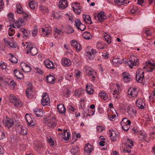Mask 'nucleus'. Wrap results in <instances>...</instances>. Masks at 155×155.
<instances>
[{
  "mask_svg": "<svg viewBox=\"0 0 155 155\" xmlns=\"http://www.w3.org/2000/svg\"><path fill=\"white\" fill-rule=\"evenodd\" d=\"M23 18L25 21L28 20L29 19V17L28 15L26 13H23Z\"/></svg>",
  "mask_w": 155,
  "mask_h": 155,
  "instance_id": "obj_62",
  "label": "nucleus"
},
{
  "mask_svg": "<svg viewBox=\"0 0 155 155\" xmlns=\"http://www.w3.org/2000/svg\"><path fill=\"white\" fill-rule=\"evenodd\" d=\"M38 29L36 28V27H34V29L33 30V31L32 33V35L35 37V36L38 33Z\"/></svg>",
  "mask_w": 155,
  "mask_h": 155,
  "instance_id": "obj_54",
  "label": "nucleus"
},
{
  "mask_svg": "<svg viewBox=\"0 0 155 155\" xmlns=\"http://www.w3.org/2000/svg\"><path fill=\"white\" fill-rule=\"evenodd\" d=\"M44 63L45 66L47 68L50 69H54V68L53 63L49 60H46L45 61Z\"/></svg>",
  "mask_w": 155,
  "mask_h": 155,
  "instance_id": "obj_21",
  "label": "nucleus"
},
{
  "mask_svg": "<svg viewBox=\"0 0 155 155\" xmlns=\"http://www.w3.org/2000/svg\"><path fill=\"white\" fill-rule=\"evenodd\" d=\"M25 20L24 19V18L23 19L22 18H20L18 19V21H16L18 22L19 24L21 26V24L24 23L25 22Z\"/></svg>",
  "mask_w": 155,
  "mask_h": 155,
  "instance_id": "obj_58",
  "label": "nucleus"
},
{
  "mask_svg": "<svg viewBox=\"0 0 155 155\" xmlns=\"http://www.w3.org/2000/svg\"><path fill=\"white\" fill-rule=\"evenodd\" d=\"M42 31V35L44 37L47 36L50 34V28H41Z\"/></svg>",
  "mask_w": 155,
  "mask_h": 155,
  "instance_id": "obj_23",
  "label": "nucleus"
},
{
  "mask_svg": "<svg viewBox=\"0 0 155 155\" xmlns=\"http://www.w3.org/2000/svg\"><path fill=\"white\" fill-rule=\"evenodd\" d=\"M25 118L28 123L30 122V120H32L30 115L27 114H26L25 115Z\"/></svg>",
  "mask_w": 155,
  "mask_h": 155,
  "instance_id": "obj_51",
  "label": "nucleus"
},
{
  "mask_svg": "<svg viewBox=\"0 0 155 155\" xmlns=\"http://www.w3.org/2000/svg\"><path fill=\"white\" fill-rule=\"evenodd\" d=\"M138 61V60L137 57L132 55L129 61H125L124 62L130 68H132L134 65H136L137 64Z\"/></svg>",
  "mask_w": 155,
  "mask_h": 155,
  "instance_id": "obj_2",
  "label": "nucleus"
},
{
  "mask_svg": "<svg viewBox=\"0 0 155 155\" xmlns=\"http://www.w3.org/2000/svg\"><path fill=\"white\" fill-rule=\"evenodd\" d=\"M20 31L23 33V38L27 37L28 36V34L26 30L24 28H22L20 29Z\"/></svg>",
  "mask_w": 155,
  "mask_h": 155,
  "instance_id": "obj_46",
  "label": "nucleus"
},
{
  "mask_svg": "<svg viewBox=\"0 0 155 155\" xmlns=\"http://www.w3.org/2000/svg\"><path fill=\"white\" fill-rule=\"evenodd\" d=\"M78 44L77 42L74 40H72L71 41V45L72 46L74 47V48Z\"/></svg>",
  "mask_w": 155,
  "mask_h": 155,
  "instance_id": "obj_52",
  "label": "nucleus"
},
{
  "mask_svg": "<svg viewBox=\"0 0 155 155\" xmlns=\"http://www.w3.org/2000/svg\"><path fill=\"white\" fill-rule=\"evenodd\" d=\"M104 37L105 40L108 44H110L111 43V37L110 35L108 34H107L104 35Z\"/></svg>",
  "mask_w": 155,
  "mask_h": 155,
  "instance_id": "obj_44",
  "label": "nucleus"
},
{
  "mask_svg": "<svg viewBox=\"0 0 155 155\" xmlns=\"http://www.w3.org/2000/svg\"><path fill=\"white\" fill-rule=\"evenodd\" d=\"M96 130L98 133H101L104 130V128L102 126H97L96 127Z\"/></svg>",
  "mask_w": 155,
  "mask_h": 155,
  "instance_id": "obj_48",
  "label": "nucleus"
},
{
  "mask_svg": "<svg viewBox=\"0 0 155 155\" xmlns=\"http://www.w3.org/2000/svg\"><path fill=\"white\" fill-rule=\"evenodd\" d=\"M136 80L138 82L142 81L144 77V71L142 69H139L136 71Z\"/></svg>",
  "mask_w": 155,
  "mask_h": 155,
  "instance_id": "obj_5",
  "label": "nucleus"
},
{
  "mask_svg": "<svg viewBox=\"0 0 155 155\" xmlns=\"http://www.w3.org/2000/svg\"><path fill=\"white\" fill-rule=\"evenodd\" d=\"M58 134H61V137L66 140H69L70 136V133L68 132L67 130H64L63 133H59Z\"/></svg>",
  "mask_w": 155,
  "mask_h": 155,
  "instance_id": "obj_13",
  "label": "nucleus"
},
{
  "mask_svg": "<svg viewBox=\"0 0 155 155\" xmlns=\"http://www.w3.org/2000/svg\"><path fill=\"white\" fill-rule=\"evenodd\" d=\"M126 142L127 143L125 145V147L124 150L127 152L130 153L131 151V146H134L133 142L132 140L128 138L127 139Z\"/></svg>",
  "mask_w": 155,
  "mask_h": 155,
  "instance_id": "obj_6",
  "label": "nucleus"
},
{
  "mask_svg": "<svg viewBox=\"0 0 155 155\" xmlns=\"http://www.w3.org/2000/svg\"><path fill=\"white\" fill-rule=\"evenodd\" d=\"M54 31L56 33H57L58 35H60L62 31L61 30L57 28H54Z\"/></svg>",
  "mask_w": 155,
  "mask_h": 155,
  "instance_id": "obj_61",
  "label": "nucleus"
},
{
  "mask_svg": "<svg viewBox=\"0 0 155 155\" xmlns=\"http://www.w3.org/2000/svg\"><path fill=\"white\" fill-rule=\"evenodd\" d=\"M14 73L15 76L18 79L21 80L23 78L24 75L23 73H21L17 69H15L14 71Z\"/></svg>",
  "mask_w": 155,
  "mask_h": 155,
  "instance_id": "obj_22",
  "label": "nucleus"
},
{
  "mask_svg": "<svg viewBox=\"0 0 155 155\" xmlns=\"http://www.w3.org/2000/svg\"><path fill=\"white\" fill-rule=\"evenodd\" d=\"M140 137L141 138V140H143L146 141L147 143L149 142V141L147 140V134L145 132H143L140 133Z\"/></svg>",
  "mask_w": 155,
  "mask_h": 155,
  "instance_id": "obj_36",
  "label": "nucleus"
},
{
  "mask_svg": "<svg viewBox=\"0 0 155 155\" xmlns=\"http://www.w3.org/2000/svg\"><path fill=\"white\" fill-rule=\"evenodd\" d=\"M4 41L5 44L6 46H9L11 48H13L14 47V45L10 41H8L5 38L4 39Z\"/></svg>",
  "mask_w": 155,
  "mask_h": 155,
  "instance_id": "obj_40",
  "label": "nucleus"
},
{
  "mask_svg": "<svg viewBox=\"0 0 155 155\" xmlns=\"http://www.w3.org/2000/svg\"><path fill=\"white\" fill-rule=\"evenodd\" d=\"M34 112L36 114V116L37 117H41L44 114L43 109L38 107L34 110Z\"/></svg>",
  "mask_w": 155,
  "mask_h": 155,
  "instance_id": "obj_16",
  "label": "nucleus"
},
{
  "mask_svg": "<svg viewBox=\"0 0 155 155\" xmlns=\"http://www.w3.org/2000/svg\"><path fill=\"white\" fill-rule=\"evenodd\" d=\"M33 2L34 1H30L28 3V4L30 8L32 9H34L35 7Z\"/></svg>",
  "mask_w": 155,
  "mask_h": 155,
  "instance_id": "obj_55",
  "label": "nucleus"
},
{
  "mask_svg": "<svg viewBox=\"0 0 155 155\" xmlns=\"http://www.w3.org/2000/svg\"><path fill=\"white\" fill-rule=\"evenodd\" d=\"M82 36L84 38L87 40H89L92 38V36L91 34L89 32L85 31L84 32L82 35Z\"/></svg>",
  "mask_w": 155,
  "mask_h": 155,
  "instance_id": "obj_30",
  "label": "nucleus"
},
{
  "mask_svg": "<svg viewBox=\"0 0 155 155\" xmlns=\"http://www.w3.org/2000/svg\"><path fill=\"white\" fill-rule=\"evenodd\" d=\"M127 112L130 115H133L136 113V110L133 107H127Z\"/></svg>",
  "mask_w": 155,
  "mask_h": 155,
  "instance_id": "obj_31",
  "label": "nucleus"
},
{
  "mask_svg": "<svg viewBox=\"0 0 155 155\" xmlns=\"http://www.w3.org/2000/svg\"><path fill=\"white\" fill-rule=\"evenodd\" d=\"M16 130H17L19 132L20 134L23 135H26L27 134V130L26 129H23L22 127V126L21 125H18Z\"/></svg>",
  "mask_w": 155,
  "mask_h": 155,
  "instance_id": "obj_20",
  "label": "nucleus"
},
{
  "mask_svg": "<svg viewBox=\"0 0 155 155\" xmlns=\"http://www.w3.org/2000/svg\"><path fill=\"white\" fill-rule=\"evenodd\" d=\"M75 25L77 28L82 31L84 30L86 28L85 25L83 24L80 20L76 19L75 21Z\"/></svg>",
  "mask_w": 155,
  "mask_h": 155,
  "instance_id": "obj_9",
  "label": "nucleus"
},
{
  "mask_svg": "<svg viewBox=\"0 0 155 155\" xmlns=\"http://www.w3.org/2000/svg\"><path fill=\"white\" fill-rule=\"evenodd\" d=\"M137 4L138 5H141V6H143L145 4V2L143 0H138Z\"/></svg>",
  "mask_w": 155,
  "mask_h": 155,
  "instance_id": "obj_59",
  "label": "nucleus"
},
{
  "mask_svg": "<svg viewBox=\"0 0 155 155\" xmlns=\"http://www.w3.org/2000/svg\"><path fill=\"white\" fill-rule=\"evenodd\" d=\"M99 95L100 98L102 100H104V101H108L110 100L109 97L106 95V93L104 92H101L99 93Z\"/></svg>",
  "mask_w": 155,
  "mask_h": 155,
  "instance_id": "obj_29",
  "label": "nucleus"
},
{
  "mask_svg": "<svg viewBox=\"0 0 155 155\" xmlns=\"http://www.w3.org/2000/svg\"><path fill=\"white\" fill-rule=\"evenodd\" d=\"M78 147L77 146H75L73 147L71 150V153L73 155H77L78 152Z\"/></svg>",
  "mask_w": 155,
  "mask_h": 155,
  "instance_id": "obj_37",
  "label": "nucleus"
},
{
  "mask_svg": "<svg viewBox=\"0 0 155 155\" xmlns=\"http://www.w3.org/2000/svg\"><path fill=\"white\" fill-rule=\"evenodd\" d=\"M83 19L86 23L91 24L92 23L91 17L89 15H84Z\"/></svg>",
  "mask_w": 155,
  "mask_h": 155,
  "instance_id": "obj_28",
  "label": "nucleus"
},
{
  "mask_svg": "<svg viewBox=\"0 0 155 155\" xmlns=\"http://www.w3.org/2000/svg\"><path fill=\"white\" fill-rule=\"evenodd\" d=\"M35 70H36V73H38L41 75L43 74V71L41 69L37 67L35 68Z\"/></svg>",
  "mask_w": 155,
  "mask_h": 155,
  "instance_id": "obj_56",
  "label": "nucleus"
},
{
  "mask_svg": "<svg viewBox=\"0 0 155 155\" xmlns=\"http://www.w3.org/2000/svg\"><path fill=\"white\" fill-rule=\"evenodd\" d=\"M97 18L98 20L101 22L103 21L106 18L105 15H104V12L101 11L97 15Z\"/></svg>",
  "mask_w": 155,
  "mask_h": 155,
  "instance_id": "obj_19",
  "label": "nucleus"
},
{
  "mask_svg": "<svg viewBox=\"0 0 155 155\" xmlns=\"http://www.w3.org/2000/svg\"><path fill=\"white\" fill-rule=\"evenodd\" d=\"M45 120L46 124L50 127L54 128L57 125V119L55 116L53 114L49 115Z\"/></svg>",
  "mask_w": 155,
  "mask_h": 155,
  "instance_id": "obj_1",
  "label": "nucleus"
},
{
  "mask_svg": "<svg viewBox=\"0 0 155 155\" xmlns=\"http://www.w3.org/2000/svg\"><path fill=\"white\" fill-rule=\"evenodd\" d=\"M145 100L143 99H138L136 101V104L137 107H144L145 106Z\"/></svg>",
  "mask_w": 155,
  "mask_h": 155,
  "instance_id": "obj_24",
  "label": "nucleus"
},
{
  "mask_svg": "<svg viewBox=\"0 0 155 155\" xmlns=\"http://www.w3.org/2000/svg\"><path fill=\"white\" fill-rule=\"evenodd\" d=\"M72 9L74 12L77 15H80L81 12V10L76 9L74 8V7H72Z\"/></svg>",
  "mask_w": 155,
  "mask_h": 155,
  "instance_id": "obj_50",
  "label": "nucleus"
},
{
  "mask_svg": "<svg viewBox=\"0 0 155 155\" xmlns=\"http://www.w3.org/2000/svg\"><path fill=\"white\" fill-rule=\"evenodd\" d=\"M5 137V133L2 131H0V140L3 139Z\"/></svg>",
  "mask_w": 155,
  "mask_h": 155,
  "instance_id": "obj_60",
  "label": "nucleus"
},
{
  "mask_svg": "<svg viewBox=\"0 0 155 155\" xmlns=\"http://www.w3.org/2000/svg\"><path fill=\"white\" fill-rule=\"evenodd\" d=\"M109 118L110 120L113 121L116 119L117 117L115 115L113 114L112 115L109 116Z\"/></svg>",
  "mask_w": 155,
  "mask_h": 155,
  "instance_id": "obj_57",
  "label": "nucleus"
},
{
  "mask_svg": "<svg viewBox=\"0 0 155 155\" xmlns=\"http://www.w3.org/2000/svg\"><path fill=\"white\" fill-rule=\"evenodd\" d=\"M88 54V55H89L88 57L89 58L90 60H92L94 57V54L96 53V51L95 50L93 49H91V52H87Z\"/></svg>",
  "mask_w": 155,
  "mask_h": 155,
  "instance_id": "obj_34",
  "label": "nucleus"
},
{
  "mask_svg": "<svg viewBox=\"0 0 155 155\" xmlns=\"http://www.w3.org/2000/svg\"><path fill=\"white\" fill-rule=\"evenodd\" d=\"M86 91L87 93L90 94H92L94 92V91L92 89L91 86L87 84L86 87Z\"/></svg>",
  "mask_w": 155,
  "mask_h": 155,
  "instance_id": "obj_35",
  "label": "nucleus"
},
{
  "mask_svg": "<svg viewBox=\"0 0 155 155\" xmlns=\"http://www.w3.org/2000/svg\"><path fill=\"white\" fill-rule=\"evenodd\" d=\"M123 80L125 82H128L132 79L131 76L128 73L124 72L122 73Z\"/></svg>",
  "mask_w": 155,
  "mask_h": 155,
  "instance_id": "obj_17",
  "label": "nucleus"
},
{
  "mask_svg": "<svg viewBox=\"0 0 155 155\" xmlns=\"http://www.w3.org/2000/svg\"><path fill=\"white\" fill-rule=\"evenodd\" d=\"M9 21L11 22L14 21V15L12 13H9L8 15Z\"/></svg>",
  "mask_w": 155,
  "mask_h": 155,
  "instance_id": "obj_47",
  "label": "nucleus"
},
{
  "mask_svg": "<svg viewBox=\"0 0 155 155\" xmlns=\"http://www.w3.org/2000/svg\"><path fill=\"white\" fill-rule=\"evenodd\" d=\"M128 94L133 97H135L138 95V92L137 91L136 88H130L128 90Z\"/></svg>",
  "mask_w": 155,
  "mask_h": 155,
  "instance_id": "obj_14",
  "label": "nucleus"
},
{
  "mask_svg": "<svg viewBox=\"0 0 155 155\" xmlns=\"http://www.w3.org/2000/svg\"><path fill=\"white\" fill-rule=\"evenodd\" d=\"M93 148V146L90 143H88L84 147V151L85 153H86L87 154H89L92 152Z\"/></svg>",
  "mask_w": 155,
  "mask_h": 155,
  "instance_id": "obj_15",
  "label": "nucleus"
},
{
  "mask_svg": "<svg viewBox=\"0 0 155 155\" xmlns=\"http://www.w3.org/2000/svg\"><path fill=\"white\" fill-rule=\"evenodd\" d=\"M74 30L70 26H68L66 28V33L68 34H70L73 33Z\"/></svg>",
  "mask_w": 155,
  "mask_h": 155,
  "instance_id": "obj_41",
  "label": "nucleus"
},
{
  "mask_svg": "<svg viewBox=\"0 0 155 155\" xmlns=\"http://www.w3.org/2000/svg\"><path fill=\"white\" fill-rule=\"evenodd\" d=\"M50 101L49 97H47L45 98L42 99L41 103L43 106H50Z\"/></svg>",
  "mask_w": 155,
  "mask_h": 155,
  "instance_id": "obj_25",
  "label": "nucleus"
},
{
  "mask_svg": "<svg viewBox=\"0 0 155 155\" xmlns=\"http://www.w3.org/2000/svg\"><path fill=\"white\" fill-rule=\"evenodd\" d=\"M23 9L20 4L17 5L16 12L18 13L19 14H22L23 12Z\"/></svg>",
  "mask_w": 155,
  "mask_h": 155,
  "instance_id": "obj_43",
  "label": "nucleus"
},
{
  "mask_svg": "<svg viewBox=\"0 0 155 155\" xmlns=\"http://www.w3.org/2000/svg\"><path fill=\"white\" fill-rule=\"evenodd\" d=\"M40 10L42 12L45 13V12H48V10L47 8L43 5H41L39 6Z\"/></svg>",
  "mask_w": 155,
  "mask_h": 155,
  "instance_id": "obj_49",
  "label": "nucleus"
},
{
  "mask_svg": "<svg viewBox=\"0 0 155 155\" xmlns=\"http://www.w3.org/2000/svg\"><path fill=\"white\" fill-rule=\"evenodd\" d=\"M120 123L123 130L124 131H127L130 129L131 121L127 118H123Z\"/></svg>",
  "mask_w": 155,
  "mask_h": 155,
  "instance_id": "obj_3",
  "label": "nucleus"
},
{
  "mask_svg": "<svg viewBox=\"0 0 155 155\" xmlns=\"http://www.w3.org/2000/svg\"><path fill=\"white\" fill-rule=\"evenodd\" d=\"M68 4L66 0H60L59 2L58 7L62 9H63L68 6Z\"/></svg>",
  "mask_w": 155,
  "mask_h": 155,
  "instance_id": "obj_18",
  "label": "nucleus"
},
{
  "mask_svg": "<svg viewBox=\"0 0 155 155\" xmlns=\"http://www.w3.org/2000/svg\"><path fill=\"white\" fill-rule=\"evenodd\" d=\"M96 46L98 49H104L107 48L106 45H104L102 42H97L96 43Z\"/></svg>",
  "mask_w": 155,
  "mask_h": 155,
  "instance_id": "obj_33",
  "label": "nucleus"
},
{
  "mask_svg": "<svg viewBox=\"0 0 155 155\" xmlns=\"http://www.w3.org/2000/svg\"><path fill=\"white\" fill-rule=\"evenodd\" d=\"M22 70L24 72H30L31 69L30 66L27 64L22 63L21 64Z\"/></svg>",
  "mask_w": 155,
  "mask_h": 155,
  "instance_id": "obj_11",
  "label": "nucleus"
},
{
  "mask_svg": "<svg viewBox=\"0 0 155 155\" xmlns=\"http://www.w3.org/2000/svg\"><path fill=\"white\" fill-rule=\"evenodd\" d=\"M126 1L125 0H114V3L119 6H120L126 3Z\"/></svg>",
  "mask_w": 155,
  "mask_h": 155,
  "instance_id": "obj_38",
  "label": "nucleus"
},
{
  "mask_svg": "<svg viewBox=\"0 0 155 155\" xmlns=\"http://www.w3.org/2000/svg\"><path fill=\"white\" fill-rule=\"evenodd\" d=\"M9 54L11 55V57L9 60L13 63H17L18 62V59L14 57L12 54L10 53Z\"/></svg>",
  "mask_w": 155,
  "mask_h": 155,
  "instance_id": "obj_42",
  "label": "nucleus"
},
{
  "mask_svg": "<svg viewBox=\"0 0 155 155\" xmlns=\"http://www.w3.org/2000/svg\"><path fill=\"white\" fill-rule=\"evenodd\" d=\"M112 62L115 66H119L122 64V61L120 60L119 58H114L113 59Z\"/></svg>",
  "mask_w": 155,
  "mask_h": 155,
  "instance_id": "obj_27",
  "label": "nucleus"
},
{
  "mask_svg": "<svg viewBox=\"0 0 155 155\" xmlns=\"http://www.w3.org/2000/svg\"><path fill=\"white\" fill-rule=\"evenodd\" d=\"M74 48L75 49L76 51L77 52L81 50V46L79 44L77 46H76V47Z\"/></svg>",
  "mask_w": 155,
  "mask_h": 155,
  "instance_id": "obj_64",
  "label": "nucleus"
},
{
  "mask_svg": "<svg viewBox=\"0 0 155 155\" xmlns=\"http://www.w3.org/2000/svg\"><path fill=\"white\" fill-rule=\"evenodd\" d=\"M10 27H13L14 28H20L21 25L19 24L18 22L15 21L13 24L11 23L9 25Z\"/></svg>",
  "mask_w": 155,
  "mask_h": 155,
  "instance_id": "obj_39",
  "label": "nucleus"
},
{
  "mask_svg": "<svg viewBox=\"0 0 155 155\" xmlns=\"http://www.w3.org/2000/svg\"><path fill=\"white\" fill-rule=\"evenodd\" d=\"M3 122L5 126L8 128L12 127L14 124L13 120L9 118H6V120L3 121Z\"/></svg>",
  "mask_w": 155,
  "mask_h": 155,
  "instance_id": "obj_12",
  "label": "nucleus"
},
{
  "mask_svg": "<svg viewBox=\"0 0 155 155\" xmlns=\"http://www.w3.org/2000/svg\"><path fill=\"white\" fill-rule=\"evenodd\" d=\"M62 64L64 66H69L71 64V61L68 59L64 58L61 61Z\"/></svg>",
  "mask_w": 155,
  "mask_h": 155,
  "instance_id": "obj_26",
  "label": "nucleus"
},
{
  "mask_svg": "<svg viewBox=\"0 0 155 155\" xmlns=\"http://www.w3.org/2000/svg\"><path fill=\"white\" fill-rule=\"evenodd\" d=\"M0 68L2 69H4L6 68V64L4 62L1 61L0 63Z\"/></svg>",
  "mask_w": 155,
  "mask_h": 155,
  "instance_id": "obj_53",
  "label": "nucleus"
},
{
  "mask_svg": "<svg viewBox=\"0 0 155 155\" xmlns=\"http://www.w3.org/2000/svg\"><path fill=\"white\" fill-rule=\"evenodd\" d=\"M46 79L48 83L51 84L54 83L55 80V78L51 75L46 76Z\"/></svg>",
  "mask_w": 155,
  "mask_h": 155,
  "instance_id": "obj_32",
  "label": "nucleus"
},
{
  "mask_svg": "<svg viewBox=\"0 0 155 155\" xmlns=\"http://www.w3.org/2000/svg\"><path fill=\"white\" fill-rule=\"evenodd\" d=\"M108 135L110 137L111 140L112 141H116L117 138L118 137V136L116 133L112 130H109Z\"/></svg>",
  "mask_w": 155,
  "mask_h": 155,
  "instance_id": "obj_10",
  "label": "nucleus"
},
{
  "mask_svg": "<svg viewBox=\"0 0 155 155\" xmlns=\"http://www.w3.org/2000/svg\"><path fill=\"white\" fill-rule=\"evenodd\" d=\"M74 94L76 96L77 95L78 97H80L81 95V93H79L78 90L77 89L75 90Z\"/></svg>",
  "mask_w": 155,
  "mask_h": 155,
  "instance_id": "obj_63",
  "label": "nucleus"
},
{
  "mask_svg": "<svg viewBox=\"0 0 155 155\" xmlns=\"http://www.w3.org/2000/svg\"><path fill=\"white\" fill-rule=\"evenodd\" d=\"M57 110L60 114H64L66 111L65 107H57Z\"/></svg>",
  "mask_w": 155,
  "mask_h": 155,
  "instance_id": "obj_45",
  "label": "nucleus"
},
{
  "mask_svg": "<svg viewBox=\"0 0 155 155\" xmlns=\"http://www.w3.org/2000/svg\"><path fill=\"white\" fill-rule=\"evenodd\" d=\"M27 50L29 51V53L31 55L34 56L38 53V50L35 48H34L31 46V45L28 44L26 47Z\"/></svg>",
  "mask_w": 155,
  "mask_h": 155,
  "instance_id": "obj_7",
  "label": "nucleus"
},
{
  "mask_svg": "<svg viewBox=\"0 0 155 155\" xmlns=\"http://www.w3.org/2000/svg\"><path fill=\"white\" fill-rule=\"evenodd\" d=\"M9 98L10 102L14 104L15 107H21L22 106V103L14 95L10 94Z\"/></svg>",
  "mask_w": 155,
  "mask_h": 155,
  "instance_id": "obj_4",
  "label": "nucleus"
},
{
  "mask_svg": "<svg viewBox=\"0 0 155 155\" xmlns=\"http://www.w3.org/2000/svg\"><path fill=\"white\" fill-rule=\"evenodd\" d=\"M27 88L26 93L28 97L29 98V97H31L32 96H34L35 93L32 91V85L31 84H28L27 86Z\"/></svg>",
  "mask_w": 155,
  "mask_h": 155,
  "instance_id": "obj_8",
  "label": "nucleus"
}]
</instances>
